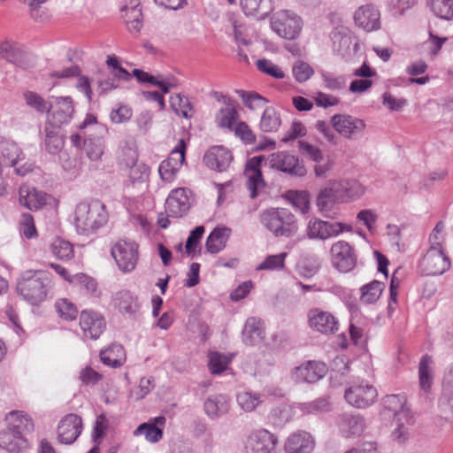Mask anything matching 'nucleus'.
Wrapping results in <instances>:
<instances>
[{"instance_id":"50","label":"nucleus","mask_w":453,"mask_h":453,"mask_svg":"<svg viewBox=\"0 0 453 453\" xmlns=\"http://www.w3.org/2000/svg\"><path fill=\"white\" fill-rule=\"evenodd\" d=\"M69 282L81 287L86 291L87 294L90 295L91 296L98 297L100 295V291L97 288V283L95 279L85 273H78L74 276H72V279L69 280Z\"/></svg>"},{"instance_id":"37","label":"nucleus","mask_w":453,"mask_h":453,"mask_svg":"<svg viewBox=\"0 0 453 453\" xmlns=\"http://www.w3.org/2000/svg\"><path fill=\"white\" fill-rule=\"evenodd\" d=\"M434 359L429 355H424L418 365L419 387L422 390L427 391L434 380Z\"/></svg>"},{"instance_id":"19","label":"nucleus","mask_w":453,"mask_h":453,"mask_svg":"<svg viewBox=\"0 0 453 453\" xmlns=\"http://www.w3.org/2000/svg\"><path fill=\"white\" fill-rule=\"evenodd\" d=\"M355 24L366 32H372L380 27V11L371 4L362 5L354 13Z\"/></svg>"},{"instance_id":"27","label":"nucleus","mask_w":453,"mask_h":453,"mask_svg":"<svg viewBox=\"0 0 453 453\" xmlns=\"http://www.w3.org/2000/svg\"><path fill=\"white\" fill-rule=\"evenodd\" d=\"M124 153L127 158L121 159V163L129 168L128 177L133 183L144 182L149 177V168L144 164L137 163V153L135 150L128 148Z\"/></svg>"},{"instance_id":"32","label":"nucleus","mask_w":453,"mask_h":453,"mask_svg":"<svg viewBox=\"0 0 453 453\" xmlns=\"http://www.w3.org/2000/svg\"><path fill=\"white\" fill-rule=\"evenodd\" d=\"M25 447H27V440L19 434V432H16L9 426L6 430L0 432V448L11 453H16Z\"/></svg>"},{"instance_id":"59","label":"nucleus","mask_w":453,"mask_h":453,"mask_svg":"<svg viewBox=\"0 0 453 453\" xmlns=\"http://www.w3.org/2000/svg\"><path fill=\"white\" fill-rule=\"evenodd\" d=\"M84 150L90 160L98 161L104 154V143L100 139L85 140Z\"/></svg>"},{"instance_id":"18","label":"nucleus","mask_w":453,"mask_h":453,"mask_svg":"<svg viewBox=\"0 0 453 453\" xmlns=\"http://www.w3.org/2000/svg\"><path fill=\"white\" fill-rule=\"evenodd\" d=\"M19 203L29 210H39L53 200L52 196L29 185H21L19 190Z\"/></svg>"},{"instance_id":"23","label":"nucleus","mask_w":453,"mask_h":453,"mask_svg":"<svg viewBox=\"0 0 453 453\" xmlns=\"http://www.w3.org/2000/svg\"><path fill=\"white\" fill-rule=\"evenodd\" d=\"M190 201L185 188H176L171 192L165 201L168 217H182L189 209Z\"/></svg>"},{"instance_id":"3","label":"nucleus","mask_w":453,"mask_h":453,"mask_svg":"<svg viewBox=\"0 0 453 453\" xmlns=\"http://www.w3.org/2000/svg\"><path fill=\"white\" fill-rule=\"evenodd\" d=\"M302 25L301 18L290 11L277 12L271 19L272 29L287 40L296 39L302 30Z\"/></svg>"},{"instance_id":"31","label":"nucleus","mask_w":453,"mask_h":453,"mask_svg":"<svg viewBox=\"0 0 453 453\" xmlns=\"http://www.w3.org/2000/svg\"><path fill=\"white\" fill-rule=\"evenodd\" d=\"M339 429L344 437L359 435L365 429V420L359 415L344 413L340 417Z\"/></svg>"},{"instance_id":"49","label":"nucleus","mask_w":453,"mask_h":453,"mask_svg":"<svg viewBox=\"0 0 453 453\" xmlns=\"http://www.w3.org/2000/svg\"><path fill=\"white\" fill-rule=\"evenodd\" d=\"M384 285L379 280H372V282L361 288V302L365 303H373L380 296L383 291Z\"/></svg>"},{"instance_id":"4","label":"nucleus","mask_w":453,"mask_h":453,"mask_svg":"<svg viewBox=\"0 0 453 453\" xmlns=\"http://www.w3.org/2000/svg\"><path fill=\"white\" fill-rule=\"evenodd\" d=\"M278 436L265 428L254 429L245 440L247 453H277Z\"/></svg>"},{"instance_id":"10","label":"nucleus","mask_w":453,"mask_h":453,"mask_svg":"<svg viewBox=\"0 0 453 453\" xmlns=\"http://www.w3.org/2000/svg\"><path fill=\"white\" fill-rule=\"evenodd\" d=\"M450 267V260L439 246H430L422 260L419 268L426 275H441Z\"/></svg>"},{"instance_id":"26","label":"nucleus","mask_w":453,"mask_h":453,"mask_svg":"<svg viewBox=\"0 0 453 453\" xmlns=\"http://www.w3.org/2000/svg\"><path fill=\"white\" fill-rule=\"evenodd\" d=\"M165 421L166 419L164 416L150 418L148 422L139 425L134 430V435L143 434L148 441L151 443L158 442L163 437V427L165 425Z\"/></svg>"},{"instance_id":"8","label":"nucleus","mask_w":453,"mask_h":453,"mask_svg":"<svg viewBox=\"0 0 453 453\" xmlns=\"http://www.w3.org/2000/svg\"><path fill=\"white\" fill-rule=\"evenodd\" d=\"M111 254L122 272L130 273L138 261V245L133 241L119 240L112 246Z\"/></svg>"},{"instance_id":"38","label":"nucleus","mask_w":453,"mask_h":453,"mask_svg":"<svg viewBox=\"0 0 453 453\" xmlns=\"http://www.w3.org/2000/svg\"><path fill=\"white\" fill-rule=\"evenodd\" d=\"M231 228H213L206 241V248L210 253H219L226 247Z\"/></svg>"},{"instance_id":"54","label":"nucleus","mask_w":453,"mask_h":453,"mask_svg":"<svg viewBox=\"0 0 453 453\" xmlns=\"http://www.w3.org/2000/svg\"><path fill=\"white\" fill-rule=\"evenodd\" d=\"M292 74L298 83H303L314 75V69L307 62L298 59L293 64Z\"/></svg>"},{"instance_id":"46","label":"nucleus","mask_w":453,"mask_h":453,"mask_svg":"<svg viewBox=\"0 0 453 453\" xmlns=\"http://www.w3.org/2000/svg\"><path fill=\"white\" fill-rule=\"evenodd\" d=\"M431 12L440 19H453V0H427Z\"/></svg>"},{"instance_id":"51","label":"nucleus","mask_w":453,"mask_h":453,"mask_svg":"<svg viewBox=\"0 0 453 453\" xmlns=\"http://www.w3.org/2000/svg\"><path fill=\"white\" fill-rule=\"evenodd\" d=\"M51 253L58 259L68 260L73 257V245L61 238H56L50 244Z\"/></svg>"},{"instance_id":"42","label":"nucleus","mask_w":453,"mask_h":453,"mask_svg":"<svg viewBox=\"0 0 453 453\" xmlns=\"http://www.w3.org/2000/svg\"><path fill=\"white\" fill-rule=\"evenodd\" d=\"M121 12H126L127 22L131 23L129 29L136 33L140 32L142 28V9L139 0H130L129 4H127L121 8Z\"/></svg>"},{"instance_id":"5","label":"nucleus","mask_w":453,"mask_h":453,"mask_svg":"<svg viewBox=\"0 0 453 453\" xmlns=\"http://www.w3.org/2000/svg\"><path fill=\"white\" fill-rule=\"evenodd\" d=\"M24 159V154L16 142L0 137V162L4 167H13L16 174L24 176L33 170L32 164L17 166Z\"/></svg>"},{"instance_id":"61","label":"nucleus","mask_w":453,"mask_h":453,"mask_svg":"<svg viewBox=\"0 0 453 453\" xmlns=\"http://www.w3.org/2000/svg\"><path fill=\"white\" fill-rule=\"evenodd\" d=\"M345 228H305L304 233L309 239L311 240H326L328 238L337 236Z\"/></svg>"},{"instance_id":"14","label":"nucleus","mask_w":453,"mask_h":453,"mask_svg":"<svg viewBox=\"0 0 453 453\" xmlns=\"http://www.w3.org/2000/svg\"><path fill=\"white\" fill-rule=\"evenodd\" d=\"M309 326L324 334H335L339 330L337 318L327 311L312 308L307 314Z\"/></svg>"},{"instance_id":"34","label":"nucleus","mask_w":453,"mask_h":453,"mask_svg":"<svg viewBox=\"0 0 453 453\" xmlns=\"http://www.w3.org/2000/svg\"><path fill=\"white\" fill-rule=\"evenodd\" d=\"M115 303L121 313L135 316L140 309L138 298L128 290H121L115 295Z\"/></svg>"},{"instance_id":"35","label":"nucleus","mask_w":453,"mask_h":453,"mask_svg":"<svg viewBox=\"0 0 453 453\" xmlns=\"http://www.w3.org/2000/svg\"><path fill=\"white\" fill-rule=\"evenodd\" d=\"M241 6L246 15L265 19L272 11V0H241Z\"/></svg>"},{"instance_id":"12","label":"nucleus","mask_w":453,"mask_h":453,"mask_svg":"<svg viewBox=\"0 0 453 453\" xmlns=\"http://www.w3.org/2000/svg\"><path fill=\"white\" fill-rule=\"evenodd\" d=\"M185 153L186 142L183 139H180L171 151L168 158L162 161L159 165L158 172L163 180L168 182L173 180L185 161Z\"/></svg>"},{"instance_id":"17","label":"nucleus","mask_w":453,"mask_h":453,"mask_svg":"<svg viewBox=\"0 0 453 453\" xmlns=\"http://www.w3.org/2000/svg\"><path fill=\"white\" fill-rule=\"evenodd\" d=\"M80 326L84 336L96 340L106 327L104 318L94 311H82L80 316Z\"/></svg>"},{"instance_id":"56","label":"nucleus","mask_w":453,"mask_h":453,"mask_svg":"<svg viewBox=\"0 0 453 453\" xmlns=\"http://www.w3.org/2000/svg\"><path fill=\"white\" fill-rule=\"evenodd\" d=\"M292 418V411L287 405H279L273 408L270 414L269 419L275 426H283Z\"/></svg>"},{"instance_id":"52","label":"nucleus","mask_w":453,"mask_h":453,"mask_svg":"<svg viewBox=\"0 0 453 453\" xmlns=\"http://www.w3.org/2000/svg\"><path fill=\"white\" fill-rule=\"evenodd\" d=\"M440 403L453 410V369L444 375Z\"/></svg>"},{"instance_id":"21","label":"nucleus","mask_w":453,"mask_h":453,"mask_svg":"<svg viewBox=\"0 0 453 453\" xmlns=\"http://www.w3.org/2000/svg\"><path fill=\"white\" fill-rule=\"evenodd\" d=\"M82 422L76 414H68L61 419L58 427L60 442L72 444L81 433Z\"/></svg>"},{"instance_id":"41","label":"nucleus","mask_w":453,"mask_h":453,"mask_svg":"<svg viewBox=\"0 0 453 453\" xmlns=\"http://www.w3.org/2000/svg\"><path fill=\"white\" fill-rule=\"evenodd\" d=\"M224 103L226 104V107L220 109L218 112L216 116L217 123L221 127L233 129L238 119V112L232 100L224 97Z\"/></svg>"},{"instance_id":"22","label":"nucleus","mask_w":453,"mask_h":453,"mask_svg":"<svg viewBox=\"0 0 453 453\" xmlns=\"http://www.w3.org/2000/svg\"><path fill=\"white\" fill-rule=\"evenodd\" d=\"M314 448V438L310 433L303 430L292 433L284 444L286 453H311Z\"/></svg>"},{"instance_id":"40","label":"nucleus","mask_w":453,"mask_h":453,"mask_svg":"<svg viewBox=\"0 0 453 453\" xmlns=\"http://www.w3.org/2000/svg\"><path fill=\"white\" fill-rule=\"evenodd\" d=\"M46 124L44 127V145L47 151L56 155L59 153L65 145V140L58 131Z\"/></svg>"},{"instance_id":"44","label":"nucleus","mask_w":453,"mask_h":453,"mask_svg":"<svg viewBox=\"0 0 453 453\" xmlns=\"http://www.w3.org/2000/svg\"><path fill=\"white\" fill-rule=\"evenodd\" d=\"M239 407L245 412H251L262 403V395L251 391H242L236 395Z\"/></svg>"},{"instance_id":"25","label":"nucleus","mask_w":453,"mask_h":453,"mask_svg":"<svg viewBox=\"0 0 453 453\" xmlns=\"http://www.w3.org/2000/svg\"><path fill=\"white\" fill-rule=\"evenodd\" d=\"M0 58L21 68L30 65L28 53L17 42L4 41L0 43Z\"/></svg>"},{"instance_id":"53","label":"nucleus","mask_w":453,"mask_h":453,"mask_svg":"<svg viewBox=\"0 0 453 453\" xmlns=\"http://www.w3.org/2000/svg\"><path fill=\"white\" fill-rule=\"evenodd\" d=\"M236 93L242 99L243 104L251 111L261 110L265 107L267 100L256 92H246L236 90Z\"/></svg>"},{"instance_id":"24","label":"nucleus","mask_w":453,"mask_h":453,"mask_svg":"<svg viewBox=\"0 0 453 453\" xmlns=\"http://www.w3.org/2000/svg\"><path fill=\"white\" fill-rule=\"evenodd\" d=\"M340 184L337 180L329 181L317 196V206L322 213H329L336 203H342Z\"/></svg>"},{"instance_id":"57","label":"nucleus","mask_w":453,"mask_h":453,"mask_svg":"<svg viewBox=\"0 0 453 453\" xmlns=\"http://www.w3.org/2000/svg\"><path fill=\"white\" fill-rule=\"evenodd\" d=\"M286 196L302 213L308 211L310 202L309 194L306 191L289 190Z\"/></svg>"},{"instance_id":"62","label":"nucleus","mask_w":453,"mask_h":453,"mask_svg":"<svg viewBox=\"0 0 453 453\" xmlns=\"http://www.w3.org/2000/svg\"><path fill=\"white\" fill-rule=\"evenodd\" d=\"M229 359L218 352L211 353L209 356V369L212 374H220L226 368Z\"/></svg>"},{"instance_id":"48","label":"nucleus","mask_w":453,"mask_h":453,"mask_svg":"<svg viewBox=\"0 0 453 453\" xmlns=\"http://www.w3.org/2000/svg\"><path fill=\"white\" fill-rule=\"evenodd\" d=\"M134 76L141 82H148L161 88L164 94L169 92L170 88L175 87V83L170 80H160L158 77L149 74L140 69L133 70Z\"/></svg>"},{"instance_id":"29","label":"nucleus","mask_w":453,"mask_h":453,"mask_svg":"<svg viewBox=\"0 0 453 453\" xmlns=\"http://www.w3.org/2000/svg\"><path fill=\"white\" fill-rule=\"evenodd\" d=\"M261 221L265 226H289L295 217L288 209L271 208L262 213Z\"/></svg>"},{"instance_id":"43","label":"nucleus","mask_w":453,"mask_h":453,"mask_svg":"<svg viewBox=\"0 0 453 453\" xmlns=\"http://www.w3.org/2000/svg\"><path fill=\"white\" fill-rule=\"evenodd\" d=\"M281 124L280 113L273 107H266L262 114L259 128L262 132H275Z\"/></svg>"},{"instance_id":"36","label":"nucleus","mask_w":453,"mask_h":453,"mask_svg":"<svg viewBox=\"0 0 453 453\" xmlns=\"http://www.w3.org/2000/svg\"><path fill=\"white\" fill-rule=\"evenodd\" d=\"M101 361L109 366L119 367L126 360L124 348L120 344L113 343L100 352Z\"/></svg>"},{"instance_id":"15","label":"nucleus","mask_w":453,"mask_h":453,"mask_svg":"<svg viewBox=\"0 0 453 453\" xmlns=\"http://www.w3.org/2000/svg\"><path fill=\"white\" fill-rule=\"evenodd\" d=\"M327 372L326 364L319 361H307L295 367L290 377L296 382L315 383L322 379Z\"/></svg>"},{"instance_id":"33","label":"nucleus","mask_w":453,"mask_h":453,"mask_svg":"<svg viewBox=\"0 0 453 453\" xmlns=\"http://www.w3.org/2000/svg\"><path fill=\"white\" fill-rule=\"evenodd\" d=\"M333 50L335 53L345 56L350 49L352 39L350 31L345 27H337L331 33Z\"/></svg>"},{"instance_id":"30","label":"nucleus","mask_w":453,"mask_h":453,"mask_svg":"<svg viewBox=\"0 0 453 453\" xmlns=\"http://www.w3.org/2000/svg\"><path fill=\"white\" fill-rule=\"evenodd\" d=\"M265 339V327L261 319L251 317L249 318L242 330V342L246 345L255 346Z\"/></svg>"},{"instance_id":"20","label":"nucleus","mask_w":453,"mask_h":453,"mask_svg":"<svg viewBox=\"0 0 453 453\" xmlns=\"http://www.w3.org/2000/svg\"><path fill=\"white\" fill-rule=\"evenodd\" d=\"M232 161L231 151L223 146H213L203 156L206 166L218 172L226 171Z\"/></svg>"},{"instance_id":"39","label":"nucleus","mask_w":453,"mask_h":453,"mask_svg":"<svg viewBox=\"0 0 453 453\" xmlns=\"http://www.w3.org/2000/svg\"><path fill=\"white\" fill-rule=\"evenodd\" d=\"M6 422L11 429L19 432V434L22 436H24L25 433L34 430L33 421L27 415L19 411L10 412L6 417Z\"/></svg>"},{"instance_id":"60","label":"nucleus","mask_w":453,"mask_h":453,"mask_svg":"<svg viewBox=\"0 0 453 453\" xmlns=\"http://www.w3.org/2000/svg\"><path fill=\"white\" fill-rule=\"evenodd\" d=\"M55 307L59 316L66 320H73L77 317L78 311L76 306L67 299L57 301Z\"/></svg>"},{"instance_id":"64","label":"nucleus","mask_w":453,"mask_h":453,"mask_svg":"<svg viewBox=\"0 0 453 453\" xmlns=\"http://www.w3.org/2000/svg\"><path fill=\"white\" fill-rule=\"evenodd\" d=\"M153 387V379L151 377H143L140 380L138 387L131 390L130 397L134 400H142L151 391Z\"/></svg>"},{"instance_id":"7","label":"nucleus","mask_w":453,"mask_h":453,"mask_svg":"<svg viewBox=\"0 0 453 453\" xmlns=\"http://www.w3.org/2000/svg\"><path fill=\"white\" fill-rule=\"evenodd\" d=\"M74 106L70 96H51V105L46 124L60 128L70 123L73 117Z\"/></svg>"},{"instance_id":"45","label":"nucleus","mask_w":453,"mask_h":453,"mask_svg":"<svg viewBox=\"0 0 453 453\" xmlns=\"http://www.w3.org/2000/svg\"><path fill=\"white\" fill-rule=\"evenodd\" d=\"M338 184L342 203L357 198L365 192L363 186L356 180H340Z\"/></svg>"},{"instance_id":"6","label":"nucleus","mask_w":453,"mask_h":453,"mask_svg":"<svg viewBox=\"0 0 453 453\" xmlns=\"http://www.w3.org/2000/svg\"><path fill=\"white\" fill-rule=\"evenodd\" d=\"M330 124L341 136L349 140L362 136L366 127L364 119L347 113L333 115Z\"/></svg>"},{"instance_id":"28","label":"nucleus","mask_w":453,"mask_h":453,"mask_svg":"<svg viewBox=\"0 0 453 453\" xmlns=\"http://www.w3.org/2000/svg\"><path fill=\"white\" fill-rule=\"evenodd\" d=\"M229 409V397L223 394L211 395L203 403L204 412L211 419L219 418L226 415Z\"/></svg>"},{"instance_id":"47","label":"nucleus","mask_w":453,"mask_h":453,"mask_svg":"<svg viewBox=\"0 0 453 453\" xmlns=\"http://www.w3.org/2000/svg\"><path fill=\"white\" fill-rule=\"evenodd\" d=\"M170 104L173 111L186 119H190L193 116V106L189 99L180 94H176L171 96Z\"/></svg>"},{"instance_id":"13","label":"nucleus","mask_w":453,"mask_h":453,"mask_svg":"<svg viewBox=\"0 0 453 453\" xmlns=\"http://www.w3.org/2000/svg\"><path fill=\"white\" fill-rule=\"evenodd\" d=\"M264 159V156L253 157L250 158L245 165L243 174L251 198L257 197L265 188V181L261 171V164Z\"/></svg>"},{"instance_id":"9","label":"nucleus","mask_w":453,"mask_h":453,"mask_svg":"<svg viewBox=\"0 0 453 453\" xmlns=\"http://www.w3.org/2000/svg\"><path fill=\"white\" fill-rule=\"evenodd\" d=\"M265 164L271 168L286 173L288 174L303 177L307 171L298 157L285 151H279L265 157Z\"/></svg>"},{"instance_id":"55","label":"nucleus","mask_w":453,"mask_h":453,"mask_svg":"<svg viewBox=\"0 0 453 453\" xmlns=\"http://www.w3.org/2000/svg\"><path fill=\"white\" fill-rule=\"evenodd\" d=\"M24 98L28 106L35 109L40 113H49L51 105V100L46 101L39 94L32 91H27L24 94Z\"/></svg>"},{"instance_id":"11","label":"nucleus","mask_w":453,"mask_h":453,"mask_svg":"<svg viewBox=\"0 0 453 453\" xmlns=\"http://www.w3.org/2000/svg\"><path fill=\"white\" fill-rule=\"evenodd\" d=\"M344 397L348 403L356 408H366L374 403L377 390L372 385L362 380L348 388Z\"/></svg>"},{"instance_id":"58","label":"nucleus","mask_w":453,"mask_h":453,"mask_svg":"<svg viewBox=\"0 0 453 453\" xmlns=\"http://www.w3.org/2000/svg\"><path fill=\"white\" fill-rule=\"evenodd\" d=\"M287 257V253H280L277 255H271L265 257V259L257 266V271L263 270H281L285 265V258Z\"/></svg>"},{"instance_id":"16","label":"nucleus","mask_w":453,"mask_h":453,"mask_svg":"<svg viewBox=\"0 0 453 453\" xmlns=\"http://www.w3.org/2000/svg\"><path fill=\"white\" fill-rule=\"evenodd\" d=\"M333 266L341 273H348L356 265V259L349 244L344 241H339L331 248Z\"/></svg>"},{"instance_id":"63","label":"nucleus","mask_w":453,"mask_h":453,"mask_svg":"<svg viewBox=\"0 0 453 453\" xmlns=\"http://www.w3.org/2000/svg\"><path fill=\"white\" fill-rule=\"evenodd\" d=\"M321 78L324 87L332 91H338L346 87V80L344 76H334L328 73H321Z\"/></svg>"},{"instance_id":"1","label":"nucleus","mask_w":453,"mask_h":453,"mask_svg":"<svg viewBox=\"0 0 453 453\" xmlns=\"http://www.w3.org/2000/svg\"><path fill=\"white\" fill-rule=\"evenodd\" d=\"M50 280L46 273L27 271L17 282L18 293L31 304H38L45 300Z\"/></svg>"},{"instance_id":"2","label":"nucleus","mask_w":453,"mask_h":453,"mask_svg":"<svg viewBox=\"0 0 453 453\" xmlns=\"http://www.w3.org/2000/svg\"><path fill=\"white\" fill-rule=\"evenodd\" d=\"M76 226H104L108 224L106 206L98 200L77 204L73 218Z\"/></svg>"}]
</instances>
